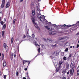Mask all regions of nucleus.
Masks as SVG:
<instances>
[{"instance_id":"864d4df0","label":"nucleus","mask_w":79,"mask_h":79,"mask_svg":"<svg viewBox=\"0 0 79 79\" xmlns=\"http://www.w3.org/2000/svg\"><path fill=\"white\" fill-rule=\"evenodd\" d=\"M54 26H55V27H56V25H54Z\"/></svg>"},{"instance_id":"1a4fd4ad","label":"nucleus","mask_w":79,"mask_h":79,"mask_svg":"<svg viewBox=\"0 0 79 79\" xmlns=\"http://www.w3.org/2000/svg\"><path fill=\"white\" fill-rule=\"evenodd\" d=\"M45 18V16L44 15L40 16V20L41 21H42L43 20V19Z\"/></svg>"},{"instance_id":"b1692460","label":"nucleus","mask_w":79,"mask_h":79,"mask_svg":"<svg viewBox=\"0 0 79 79\" xmlns=\"http://www.w3.org/2000/svg\"><path fill=\"white\" fill-rule=\"evenodd\" d=\"M16 19H14L13 20V24H15V22H16Z\"/></svg>"},{"instance_id":"4be33fe9","label":"nucleus","mask_w":79,"mask_h":79,"mask_svg":"<svg viewBox=\"0 0 79 79\" xmlns=\"http://www.w3.org/2000/svg\"><path fill=\"white\" fill-rule=\"evenodd\" d=\"M37 11H39V13H40V9H39V7L38 6L37 7Z\"/></svg>"},{"instance_id":"6ab92c4d","label":"nucleus","mask_w":79,"mask_h":79,"mask_svg":"<svg viewBox=\"0 0 79 79\" xmlns=\"http://www.w3.org/2000/svg\"><path fill=\"white\" fill-rule=\"evenodd\" d=\"M62 63H63V62H62V61H60L59 62V66H60L61 67V65L62 64Z\"/></svg>"},{"instance_id":"79ce46f5","label":"nucleus","mask_w":79,"mask_h":79,"mask_svg":"<svg viewBox=\"0 0 79 79\" xmlns=\"http://www.w3.org/2000/svg\"><path fill=\"white\" fill-rule=\"evenodd\" d=\"M24 70H25V71H27V68H25L24 69Z\"/></svg>"},{"instance_id":"680f3d73","label":"nucleus","mask_w":79,"mask_h":79,"mask_svg":"<svg viewBox=\"0 0 79 79\" xmlns=\"http://www.w3.org/2000/svg\"><path fill=\"white\" fill-rule=\"evenodd\" d=\"M79 70H78V71H77V72H78V73H79Z\"/></svg>"},{"instance_id":"ea45409f","label":"nucleus","mask_w":79,"mask_h":79,"mask_svg":"<svg viewBox=\"0 0 79 79\" xmlns=\"http://www.w3.org/2000/svg\"><path fill=\"white\" fill-rule=\"evenodd\" d=\"M62 79H66V78H65L64 77H62Z\"/></svg>"},{"instance_id":"8fccbe9b","label":"nucleus","mask_w":79,"mask_h":79,"mask_svg":"<svg viewBox=\"0 0 79 79\" xmlns=\"http://www.w3.org/2000/svg\"><path fill=\"white\" fill-rule=\"evenodd\" d=\"M1 17H0V21H1Z\"/></svg>"},{"instance_id":"dca6fc26","label":"nucleus","mask_w":79,"mask_h":79,"mask_svg":"<svg viewBox=\"0 0 79 79\" xmlns=\"http://www.w3.org/2000/svg\"><path fill=\"white\" fill-rule=\"evenodd\" d=\"M10 57L11 60H13V54H10Z\"/></svg>"},{"instance_id":"9d476101","label":"nucleus","mask_w":79,"mask_h":79,"mask_svg":"<svg viewBox=\"0 0 79 79\" xmlns=\"http://www.w3.org/2000/svg\"><path fill=\"white\" fill-rule=\"evenodd\" d=\"M73 73H74V69L72 68L70 70V74H73Z\"/></svg>"},{"instance_id":"052dcab7","label":"nucleus","mask_w":79,"mask_h":79,"mask_svg":"<svg viewBox=\"0 0 79 79\" xmlns=\"http://www.w3.org/2000/svg\"><path fill=\"white\" fill-rule=\"evenodd\" d=\"M74 47H75L74 46H73V48H74Z\"/></svg>"},{"instance_id":"ddd939ff","label":"nucleus","mask_w":79,"mask_h":79,"mask_svg":"<svg viewBox=\"0 0 79 79\" xmlns=\"http://www.w3.org/2000/svg\"><path fill=\"white\" fill-rule=\"evenodd\" d=\"M6 62L5 61H4L3 63V66L4 67H5V66H6Z\"/></svg>"},{"instance_id":"37998d69","label":"nucleus","mask_w":79,"mask_h":79,"mask_svg":"<svg viewBox=\"0 0 79 79\" xmlns=\"http://www.w3.org/2000/svg\"><path fill=\"white\" fill-rule=\"evenodd\" d=\"M79 47V45L77 44V48H78V47Z\"/></svg>"},{"instance_id":"412c9836","label":"nucleus","mask_w":79,"mask_h":79,"mask_svg":"<svg viewBox=\"0 0 79 79\" xmlns=\"http://www.w3.org/2000/svg\"><path fill=\"white\" fill-rule=\"evenodd\" d=\"M14 40V38H13V37H12L11 39V44H13V43Z\"/></svg>"},{"instance_id":"e2e57ef3","label":"nucleus","mask_w":79,"mask_h":79,"mask_svg":"<svg viewBox=\"0 0 79 79\" xmlns=\"http://www.w3.org/2000/svg\"><path fill=\"white\" fill-rule=\"evenodd\" d=\"M40 1V0H38V2H39Z\"/></svg>"},{"instance_id":"4d7b16f0","label":"nucleus","mask_w":79,"mask_h":79,"mask_svg":"<svg viewBox=\"0 0 79 79\" xmlns=\"http://www.w3.org/2000/svg\"><path fill=\"white\" fill-rule=\"evenodd\" d=\"M2 11H1L0 12V13H1L2 14Z\"/></svg>"},{"instance_id":"5701e85b","label":"nucleus","mask_w":79,"mask_h":79,"mask_svg":"<svg viewBox=\"0 0 79 79\" xmlns=\"http://www.w3.org/2000/svg\"><path fill=\"white\" fill-rule=\"evenodd\" d=\"M66 73V70H64L62 72L63 74H64Z\"/></svg>"},{"instance_id":"f03ea898","label":"nucleus","mask_w":79,"mask_h":79,"mask_svg":"<svg viewBox=\"0 0 79 79\" xmlns=\"http://www.w3.org/2000/svg\"><path fill=\"white\" fill-rule=\"evenodd\" d=\"M31 19L32 20V22H33V24H34V26L36 27L37 29H40L39 28V27H38V26H37V24L35 22V19H34V17L32 16L31 17Z\"/></svg>"},{"instance_id":"473e14b6","label":"nucleus","mask_w":79,"mask_h":79,"mask_svg":"<svg viewBox=\"0 0 79 79\" xmlns=\"http://www.w3.org/2000/svg\"><path fill=\"white\" fill-rule=\"evenodd\" d=\"M68 48H66L65 49V52H68Z\"/></svg>"},{"instance_id":"09e8293b","label":"nucleus","mask_w":79,"mask_h":79,"mask_svg":"<svg viewBox=\"0 0 79 79\" xmlns=\"http://www.w3.org/2000/svg\"><path fill=\"white\" fill-rule=\"evenodd\" d=\"M23 79H26V77H23Z\"/></svg>"},{"instance_id":"72a5a7b5","label":"nucleus","mask_w":79,"mask_h":79,"mask_svg":"<svg viewBox=\"0 0 79 79\" xmlns=\"http://www.w3.org/2000/svg\"><path fill=\"white\" fill-rule=\"evenodd\" d=\"M26 35H24L23 36V39H25V38H26Z\"/></svg>"},{"instance_id":"c756f323","label":"nucleus","mask_w":79,"mask_h":79,"mask_svg":"<svg viewBox=\"0 0 79 79\" xmlns=\"http://www.w3.org/2000/svg\"><path fill=\"white\" fill-rule=\"evenodd\" d=\"M4 78L5 79H6V75L4 76Z\"/></svg>"},{"instance_id":"2eb2a0df","label":"nucleus","mask_w":79,"mask_h":79,"mask_svg":"<svg viewBox=\"0 0 79 79\" xmlns=\"http://www.w3.org/2000/svg\"><path fill=\"white\" fill-rule=\"evenodd\" d=\"M32 15L33 16H34V15H35V10H32Z\"/></svg>"},{"instance_id":"393cba45","label":"nucleus","mask_w":79,"mask_h":79,"mask_svg":"<svg viewBox=\"0 0 79 79\" xmlns=\"http://www.w3.org/2000/svg\"><path fill=\"white\" fill-rule=\"evenodd\" d=\"M67 46H69V45H70V44H69V43H67L66 44H65Z\"/></svg>"},{"instance_id":"39448f33","label":"nucleus","mask_w":79,"mask_h":79,"mask_svg":"<svg viewBox=\"0 0 79 79\" xmlns=\"http://www.w3.org/2000/svg\"><path fill=\"white\" fill-rule=\"evenodd\" d=\"M23 63L24 65V64H27L28 66H29V64H30V63H31V61L27 60H23Z\"/></svg>"},{"instance_id":"f8f14e48","label":"nucleus","mask_w":79,"mask_h":79,"mask_svg":"<svg viewBox=\"0 0 79 79\" xmlns=\"http://www.w3.org/2000/svg\"><path fill=\"white\" fill-rule=\"evenodd\" d=\"M38 46L39 47V48L38 49V54L37 55V56H38V55H39V54L40 53V45H38Z\"/></svg>"},{"instance_id":"20e7f679","label":"nucleus","mask_w":79,"mask_h":79,"mask_svg":"<svg viewBox=\"0 0 79 79\" xmlns=\"http://www.w3.org/2000/svg\"><path fill=\"white\" fill-rule=\"evenodd\" d=\"M5 0H2L1 5V8H4L5 7Z\"/></svg>"},{"instance_id":"774afa93","label":"nucleus","mask_w":79,"mask_h":79,"mask_svg":"<svg viewBox=\"0 0 79 79\" xmlns=\"http://www.w3.org/2000/svg\"><path fill=\"white\" fill-rule=\"evenodd\" d=\"M69 26H70V25H69Z\"/></svg>"},{"instance_id":"0e129e2a","label":"nucleus","mask_w":79,"mask_h":79,"mask_svg":"<svg viewBox=\"0 0 79 79\" xmlns=\"http://www.w3.org/2000/svg\"><path fill=\"white\" fill-rule=\"evenodd\" d=\"M36 39H37V38H36Z\"/></svg>"},{"instance_id":"c9c22d12","label":"nucleus","mask_w":79,"mask_h":79,"mask_svg":"<svg viewBox=\"0 0 79 79\" xmlns=\"http://www.w3.org/2000/svg\"><path fill=\"white\" fill-rule=\"evenodd\" d=\"M63 39V38H59V40H62Z\"/></svg>"},{"instance_id":"aec40b11","label":"nucleus","mask_w":79,"mask_h":79,"mask_svg":"<svg viewBox=\"0 0 79 79\" xmlns=\"http://www.w3.org/2000/svg\"><path fill=\"white\" fill-rule=\"evenodd\" d=\"M2 60H3V59H4V54H2Z\"/></svg>"},{"instance_id":"f3484780","label":"nucleus","mask_w":79,"mask_h":79,"mask_svg":"<svg viewBox=\"0 0 79 79\" xmlns=\"http://www.w3.org/2000/svg\"><path fill=\"white\" fill-rule=\"evenodd\" d=\"M6 28V24H4L2 27V29H5Z\"/></svg>"},{"instance_id":"49530a36","label":"nucleus","mask_w":79,"mask_h":79,"mask_svg":"<svg viewBox=\"0 0 79 79\" xmlns=\"http://www.w3.org/2000/svg\"><path fill=\"white\" fill-rule=\"evenodd\" d=\"M71 56H72V55L70 54L69 56V57H71Z\"/></svg>"},{"instance_id":"de8ad7c7","label":"nucleus","mask_w":79,"mask_h":79,"mask_svg":"<svg viewBox=\"0 0 79 79\" xmlns=\"http://www.w3.org/2000/svg\"><path fill=\"white\" fill-rule=\"evenodd\" d=\"M23 0H20V2L21 3V2H23Z\"/></svg>"},{"instance_id":"2f4dec72","label":"nucleus","mask_w":79,"mask_h":79,"mask_svg":"<svg viewBox=\"0 0 79 79\" xmlns=\"http://www.w3.org/2000/svg\"><path fill=\"white\" fill-rule=\"evenodd\" d=\"M35 45L36 47H37V46H38V44H37V43L35 42Z\"/></svg>"},{"instance_id":"a211bd4d","label":"nucleus","mask_w":79,"mask_h":79,"mask_svg":"<svg viewBox=\"0 0 79 79\" xmlns=\"http://www.w3.org/2000/svg\"><path fill=\"white\" fill-rule=\"evenodd\" d=\"M37 16L38 19H40V14L39 13H37Z\"/></svg>"},{"instance_id":"f257e3e1","label":"nucleus","mask_w":79,"mask_h":79,"mask_svg":"<svg viewBox=\"0 0 79 79\" xmlns=\"http://www.w3.org/2000/svg\"><path fill=\"white\" fill-rule=\"evenodd\" d=\"M45 27L47 29H48V30H49V33L50 35H54L57 33V32L53 30L52 28L50 26H45Z\"/></svg>"},{"instance_id":"a19ab883","label":"nucleus","mask_w":79,"mask_h":79,"mask_svg":"<svg viewBox=\"0 0 79 79\" xmlns=\"http://www.w3.org/2000/svg\"><path fill=\"white\" fill-rule=\"evenodd\" d=\"M32 37H34V34H32Z\"/></svg>"},{"instance_id":"4c0bfd02","label":"nucleus","mask_w":79,"mask_h":79,"mask_svg":"<svg viewBox=\"0 0 79 79\" xmlns=\"http://www.w3.org/2000/svg\"><path fill=\"white\" fill-rule=\"evenodd\" d=\"M14 58H15L16 57V54H14Z\"/></svg>"},{"instance_id":"4468645a","label":"nucleus","mask_w":79,"mask_h":79,"mask_svg":"<svg viewBox=\"0 0 79 79\" xmlns=\"http://www.w3.org/2000/svg\"><path fill=\"white\" fill-rule=\"evenodd\" d=\"M53 52L52 53V54H55V55H58V53L57 52V51L56 52Z\"/></svg>"},{"instance_id":"0eeeda50","label":"nucleus","mask_w":79,"mask_h":79,"mask_svg":"<svg viewBox=\"0 0 79 79\" xmlns=\"http://www.w3.org/2000/svg\"><path fill=\"white\" fill-rule=\"evenodd\" d=\"M10 6V3L9 2H7L6 4V8H8L9 6Z\"/></svg>"},{"instance_id":"f704fd0d","label":"nucleus","mask_w":79,"mask_h":79,"mask_svg":"<svg viewBox=\"0 0 79 79\" xmlns=\"http://www.w3.org/2000/svg\"><path fill=\"white\" fill-rule=\"evenodd\" d=\"M62 27H65L66 25H62Z\"/></svg>"},{"instance_id":"13d9d810","label":"nucleus","mask_w":79,"mask_h":79,"mask_svg":"<svg viewBox=\"0 0 79 79\" xmlns=\"http://www.w3.org/2000/svg\"><path fill=\"white\" fill-rule=\"evenodd\" d=\"M1 55H2V54H1V53H0V56H1Z\"/></svg>"},{"instance_id":"c03bdc74","label":"nucleus","mask_w":79,"mask_h":79,"mask_svg":"<svg viewBox=\"0 0 79 79\" xmlns=\"http://www.w3.org/2000/svg\"><path fill=\"white\" fill-rule=\"evenodd\" d=\"M43 40H44V41H46V39L44 38L43 39Z\"/></svg>"},{"instance_id":"a878e982","label":"nucleus","mask_w":79,"mask_h":79,"mask_svg":"<svg viewBox=\"0 0 79 79\" xmlns=\"http://www.w3.org/2000/svg\"><path fill=\"white\" fill-rule=\"evenodd\" d=\"M0 23L1 25H3V24H4V22L3 21H1L0 22Z\"/></svg>"},{"instance_id":"bf43d9fd","label":"nucleus","mask_w":79,"mask_h":79,"mask_svg":"<svg viewBox=\"0 0 79 79\" xmlns=\"http://www.w3.org/2000/svg\"><path fill=\"white\" fill-rule=\"evenodd\" d=\"M79 75V73H77V76H78Z\"/></svg>"},{"instance_id":"338daca9","label":"nucleus","mask_w":79,"mask_h":79,"mask_svg":"<svg viewBox=\"0 0 79 79\" xmlns=\"http://www.w3.org/2000/svg\"><path fill=\"white\" fill-rule=\"evenodd\" d=\"M38 5H39V4H38Z\"/></svg>"},{"instance_id":"7ed1b4c3","label":"nucleus","mask_w":79,"mask_h":79,"mask_svg":"<svg viewBox=\"0 0 79 79\" xmlns=\"http://www.w3.org/2000/svg\"><path fill=\"white\" fill-rule=\"evenodd\" d=\"M53 60V62L54 64V65L55 67H56V66L58 65V62L57 61L55 60V58L54 57L52 59Z\"/></svg>"},{"instance_id":"5fc2aeb1","label":"nucleus","mask_w":79,"mask_h":79,"mask_svg":"<svg viewBox=\"0 0 79 79\" xmlns=\"http://www.w3.org/2000/svg\"><path fill=\"white\" fill-rule=\"evenodd\" d=\"M72 46H71L70 47V48H72Z\"/></svg>"},{"instance_id":"58836bf2","label":"nucleus","mask_w":79,"mask_h":79,"mask_svg":"<svg viewBox=\"0 0 79 79\" xmlns=\"http://www.w3.org/2000/svg\"><path fill=\"white\" fill-rule=\"evenodd\" d=\"M19 74V73H18V72H16V75L17 76H18V74Z\"/></svg>"},{"instance_id":"3c124183","label":"nucleus","mask_w":79,"mask_h":79,"mask_svg":"<svg viewBox=\"0 0 79 79\" xmlns=\"http://www.w3.org/2000/svg\"><path fill=\"white\" fill-rule=\"evenodd\" d=\"M2 75V73L1 72H0V76H1Z\"/></svg>"},{"instance_id":"bb28decb","label":"nucleus","mask_w":79,"mask_h":79,"mask_svg":"<svg viewBox=\"0 0 79 79\" xmlns=\"http://www.w3.org/2000/svg\"><path fill=\"white\" fill-rule=\"evenodd\" d=\"M52 47H56V46H57V44H55L54 45H52Z\"/></svg>"},{"instance_id":"cd10ccee","label":"nucleus","mask_w":79,"mask_h":79,"mask_svg":"<svg viewBox=\"0 0 79 79\" xmlns=\"http://www.w3.org/2000/svg\"><path fill=\"white\" fill-rule=\"evenodd\" d=\"M42 47L43 48H44V49H45V46H44V45H42Z\"/></svg>"},{"instance_id":"c85d7f7f","label":"nucleus","mask_w":79,"mask_h":79,"mask_svg":"<svg viewBox=\"0 0 79 79\" xmlns=\"http://www.w3.org/2000/svg\"><path fill=\"white\" fill-rule=\"evenodd\" d=\"M4 33H5V31H2V36H4Z\"/></svg>"},{"instance_id":"7c9ffc66","label":"nucleus","mask_w":79,"mask_h":79,"mask_svg":"<svg viewBox=\"0 0 79 79\" xmlns=\"http://www.w3.org/2000/svg\"><path fill=\"white\" fill-rule=\"evenodd\" d=\"M63 60H66V57H63Z\"/></svg>"},{"instance_id":"603ef678","label":"nucleus","mask_w":79,"mask_h":79,"mask_svg":"<svg viewBox=\"0 0 79 79\" xmlns=\"http://www.w3.org/2000/svg\"><path fill=\"white\" fill-rule=\"evenodd\" d=\"M67 74H69V72H68L67 73Z\"/></svg>"},{"instance_id":"69168bd1","label":"nucleus","mask_w":79,"mask_h":79,"mask_svg":"<svg viewBox=\"0 0 79 79\" xmlns=\"http://www.w3.org/2000/svg\"><path fill=\"white\" fill-rule=\"evenodd\" d=\"M39 3V1H38V2H37V3Z\"/></svg>"},{"instance_id":"6e6552de","label":"nucleus","mask_w":79,"mask_h":79,"mask_svg":"<svg viewBox=\"0 0 79 79\" xmlns=\"http://www.w3.org/2000/svg\"><path fill=\"white\" fill-rule=\"evenodd\" d=\"M48 41V42H50L51 43H53L54 41H52V39L50 38H47Z\"/></svg>"},{"instance_id":"423d86ee","label":"nucleus","mask_w":79,"mask_h":79,"mask_svg":"<svg viewBox=\"0 0 79 79\" xmlns=\"http://www.w3.org/2000/svg\"><path fill=\"white\" fill-rule=\"evenodd\" d=\"M3 46L4 48H5L6 52H8V46L6 45V43H4Z\"/></svg>"},{"instance_id":"6e6d98bb","label":"nucleus","mask_w":79,"mask_h":79,"mask_svg":"<svg viewBox=\"0 0 79 79\" xmlns=\"http://www.w3.org/2000/svg\"><path fill=\"white\" fill-rule=\"evenodd\" d=\"M49 23L50 24H51V23H50V22H49Z\"/></svg>"},{"instance_id":"9b49d317","label":"nucleus","mask_w":79,"mask_h":79,"mask_svg":"<svg viewBox=\"0 0 79 79\" xmlns=\"http://www.w3.org/2000/svg\"><path fill=\"white\" fill-rule=\"evenodd\" d=\"M60 69H61V66H59V67H58L56 69V70L57 72L59 71L60 70Z\"/></svg>"},{"instance_id":"e433bc0d","label":"nucleus","mask_w":79,"mask_h":79,"mask_svg":"<svg viewBox=\"0 0 79 79\" xmlns=\"http://www.w3.org/2000/svg\"><path fill=\"white\" fill-rule=\"evenodd\" d=\"M69 65L67 64V68H69Z\"/></svg>"},{"instance_id":"a18cd8bd","label":"nucleus","mask_w":79,"mask_h":79,"mask_svg":"<svg viewBox=\"0 0 79 79\" xmlns=\"http://www.w3.org/2000/svg\"><path fill=\"white\" fill-rule=\"evenodd\" d=\"M4 21H6V19L5 18L4 19Z\"/></svg>"}]
</instances>
